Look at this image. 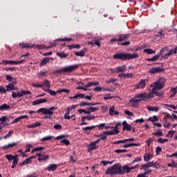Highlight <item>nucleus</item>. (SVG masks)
<instances>
[{"label":"nucleus","instance_id":"f257e3e1","mask_svg":"<svg viewBox=\"0 0 177 177\" xmlns=\"http://www.w3.org/2000/svg\"><path fill=\"white\" fill-rule=\"evenodd\" d=\"M113 59H119L122 62H125L127 60H132V59H138L139 57V54L138 53H119L113 55Z\"/></svg>","mask_w":177,"mask_h":177},{"label":"nucleus","instance_id":"f03ea898","mask_svg":"<svg viewBox=\"0 0 177 177\" xmlns=\"http://www.w3.org/2000/svg\"><path fill=\"white\" fill-rule=\"evenodd\" d=\"M105 175H124L122 166L119 163L115 164L111 167L108 168L105 171Z\"/></svg>","mask_w":177,"mask_h":177},{"label":"nucleus","instance_id":"7ed1b4c3","mask_svg":"<svg viewBox=\"0 0 177 177\" xmlns=\"http://www.w3.org/2000/svg\"><path fill=\"white\" fill-rule=\"evenodd\" d=\"M147 97H149V95H147V93H141L136 95L134 97L129 100V102L131 103L133 107H136L140 102H146Z\"/></svg>","mask_w":177,"mask_h":177},{"label":"nucleus","instance_id":"20e7f679","mask_svg":"<svg viewBox=\"0 0 177 177\" xmlns=\"http://www.w3.org/2000/svg\"><path fill=\"white\" fill-rule=\"evenodd\" d=\"M80 67V64H74L68 66H65L59 70H56L53 72V74H63L64 73H73L75 70H77Z\"/></svg>","mask_w":177,"mask_h":177},{"label":"nucleus","instance_id":"39448f33","mask_svg":"<svg viewBox=\"0 0 177 177\" xmlns=\"http://www.w3.org/2000/svg\"><path fill=\"white\" fill-rule=\"evenodd\" d=\"M37 113L39 114L42 113L45 115L44 118L52 120V117H53V111H50L49 109L46 108H41L37 111Z\"/></svg>","mask_w":177,"mask_h":177},{"label":"nucleus","instance_id":"423d86ee","mask_svg":"<svg viewBox=\"0 0 177 177\" xmlns=\"http://www.w3.org/2000/svg\"><path fill=\"white\" fill-rule=\"evenodd\" d=\"M130 34H118L115 38L111 39V42H124L129 38Z\"/></svg>","mask_w":177,"mask_h":177},{"label":"nucleus","instance_id":"0eeeda50","mask_svg":"<svg viewBox=\"0 0 177 177\" xmlns=\"http://www.w3.org/2000/svg\"><path fill=\"white\" fill-rule=\"evenodd\" d=\"M164 52H168L167 47L162 48L160 50L159 55H154L152 58H147V60L148 62H157V60L160 59V56H162V55H164Z\"/></svg>","mask_w":177,"mask_h":177},{"label":"nucleus","instance_id":"6e6552de","mask_svg":"<svg viewBox=\"0 0 177 177\" xmlns=\"http://www.w3.org/2000/svg\"><path fill=\"white\" fill-rule=\"evenodd\" d=\"M12 99H17V97H23L24 95H31L30 91L21 90V92L19 91L17 93L16 92H12Z\"/></svg>","mask_w":177,"mask_h":177},{"label":"nucleus","instance_id":"1a4fd4ad","mask_svg":"<svg viewBox=\"0 0 177 177\" xmlns=\"http://www.w3.org/2000/svg\"><path fill=\"white\" fill-rule=\"evenodd\" d=\"M151 87L152 88V90L151 92H154L155 91H160L164 88V85L161 82L158 80L157 82H155L153 84H151Z\"/></svg>","mask_w":177,"mask_h":177},{"label":"nucleus","instance_id":"9d476101","mask_svg":"<svg viewBox=\"0 0 177 177\" xmlns=\"http://www.w3.org/2000/svg\"><path fill=\"white\" fill-rule=\"evenodd\" d=\"M60 41H73V38L57 39L53 43L50 44V46H48V48H53V46H57V45H59V44H57V42H60Z\"/></svg>","mask_w":177,"mask_h":177},{"label":"nucleus","instance_id":"9b49d317","mask_svg":"<svg viewBox=\"0 0 177 177\" xmlns=\"http://www.w3.org/2000/svg\"><path fill=\"white\" fill-rule=\"evenodd\" d=\"M121 126V122H118L115 127H113V129L109 131V132H105L104 133H108L109 135H117V133H120V130H118V127Z\"/></svg>","mask_w":177,"mask_h":177},{"label":"nucleus","instance_id":"f8f14e48","mask_svg":"<svg viewBox=\"0 0 177 177\" xmlns=\"http://www.w3.org/2000/svg\"><path fill=\"white\" fill-rule=\"evenodd\" d=\"M177 53V47L175 48L171 49L167 53L164 55H162V59L167 60L169 56H172V55H176Z\"/></svg>","mask_w":177,"mask_h":177},{"label":"nucleus","instance_id":"ddd939ff","mask_svg":"<svg viewBox=\"0 0 177 177\" xmlns=\"http://www.w3.org/2000/svg\"><path fill=\"white\" fill-rule=\"evenodd\" d=\"M162 71H165V68H161V66H158L156 68H152L149 73L150 74H157L158 73H161Z\"/></svg>","mask_w":177,"mask_h":177},{"label":"nucleus","instance_id":"4468645a","mask_svg":"<svg viewBox=\"0 0 177 177\" xmlns=\"http://www.w3.org/2000/svg\"><path fill=\"white\" fill-rule=\"evenodd\" d=\"M36 156L38 157V161H46V160H49V156L44 153H37Z\"/></svg>","mask_w":177,"mask_h":177},{"label":"nucleus","instance_id":"2eb2a0df","mask_svg":"<svg viewBox=\"0 0 177 177\" xmlns=\"http://www.w3.org/2000/svg\"><path fill=\"white\" fill-rule=\"evenodd\" d=\"M151 167H154V161L148 162L147 164L142 165L140 169H144L146 171L148 168H151Z\"/></svg>","mask_w":177,"mask_h":177},{"label":"nucleus","instance_id":"dca6fc26","mask_svg":"<svg viewBox=\"0 0 177 177\" xmlns=\"http://www.w3.org/2000/svg\"><path fill=\"white\" fill-rule=\"evenodd\" d=\"M146 81L147 80H141V81L136 85V89H143L146 87Z\"/></svg>","mask_w":177,"mask_h":177},{"label":"nucleus","instance_id":"f3484780","mask_svg":"<svg viewBox=\"0 0 177 177\" xmlns=\"http://www.w3.org/2000/svg\"><path fill=\"white\" fill-rule=\"evenodd\" d=\"M99 149V146L93 144V142H91L88 146V151L91 153V151H93V150H97Z\"/></svg>","mask_w":177,"mask_h":177},{"label":"nucleus","instance_id":"a211bd4d","mask_svg":"<svg viewBox=\"0 0 177 177\" xmlns=\"http://www.w3.org/2000/svg\"><path fill=\"white\" fill-rule=\"evenodd\" d=\"M122 124L123 126V131H132V127L131 126V124H128L127 121L124 120Z\"/></svg>","mask_w":177,"mask_h":177},{"label":"nucleus","instance_id":"6ab92c4d","mask_svg":"<svg viewBox=\"0 0 177 177\" xmlns=\"http://www.w3.org/2000/svg\"><path fill=\"white\" fill-rule=\"evenodd\" d=\"M86 114L89 115L91 113H95V111H97L99 110V108L93 107V106H88L86 109Z\"/></svg>","mask_w":177,"mask_h":177},{"label":"nucleus","instance_id":"aec40b11","mask_svg":"<svg viewBox=\"0 0 177 177\" xmlns=\"http://www.w3.org/2000/svg\"><path fill=\"white\" fill-rule=\"evenodd\" d=\"M119 78H133V73H120Z\"/></svg>","mask_w":177,"mask_h":177},{"label":"nucleus","instance_id":"412c9836","mask_svg":"<svg viewBox=\"0 0 177 177\" xmlns=\"http://www.w3.org/2000/svg\"><path fill=\"white\" fill-rule=\"evenodd\" d=\"M85 53H86V48H83L80 51H75V56H80V57H84L85 56Z\"/></svg>","mask_w":177,"mask_h":177},{"label":"nucleus","instance_id":"4be33fe9","mask_svg":"<svg viewBox=\"0 0 177 177\" xmlns=\"http://www.w3.org/2000/svg\"><path fill=\"white\" fill-rule=\"evenodd\" d=\"M56 169H57V165L56 164H50L47 167V171L49 172H50V171L53 172L54 171H56Z\"/></svg>","mask_w":177,"mask_h":177},{"label":"nucleus","instance_id":"5701e85b","mask_svg":"<svg viewBox=\"0 0 177 177\" xmlns=\"http://www.w3.org/2000/svg\"><path fill=\"white\" fill-rule=\"evenodd\" d=\"M10 109V106L8 105L7 104H3L0 105V111H8Z\"/></svg>","mask_w":177,"mask_h":177},{"label":"nucleus","instance_id":"b1692460","mask_svg":"<svg viewBox=\"0 0 177 177\" xmlns=\"http://www.w3.org/2000/svg\"><path fill=\"white\" fill-rule=\"evenodd\" d=\"M19 46L21 47V49H24V48H34L35 45H30L28 43H20Z\"/></svg>","mask_w":177,"mask_h":177},{"label":"nucleus","instance_id":"393cba45","mask_svg":"<svg viewBox=\"0 0 177 177\" xmlns=\"http://www.w3.org/2000/svg\"><path fill=\"white\" fill-rule=\"evenodd\" d=\"M15 146H17V142H12L11 144H8L7 145H4L1 147L3 150H8V149H10V147H15Z\"/></svg>","mask_w":177,"mask_h":177},{"label":"nucleus","instance_id":"a878e982","mask_svg":"<svg viewBox=\"0 0 177 177\" xmlns=\"http://www.w3.org/2000/svg\"><path fill=\"white\" fill-rule=\"evenodd\" d=\"M126 71H127V66H118L115 68V71L118 73H124Z\"/></svg>","mask_w":177,"mask_h":177},{"label":"nucleus","instance_id":"bb28decb","mask_svg":"<svg viewBox=\"0 0 177 177\" xmlns=\"http://www.w3.org/2000/svg\"><path fill=\"white\" fill-rule=\"evenodd\" d=\"M123 173V175L126 174H129L131 172V169L128 165H125L124 166L122 167V172Z\"/></svg>","mask_w":177,"mask_h":177},{"label":"nucleus","instance_id":"cd10ccee","mask_svg":"<svg viewBox=\"0 0 177 177\" xmlns=\"http://www.w3.org/2000/svg\"><path fill=\"white\" fill-rule=\"evenodd\" d=\"M24 118H28V115H21L19 116L18 118H17L16 119H15L10 124H16L20 120H24Z\"/></svg>","mask_w":177,"mask_h":177},{"label":"nucleus","instance_id":"c85d7f7f","mask_svg":"<svg viewBox=\"0 0 177 177\" xmlns=\"http://www.w3.org/2000/svg\"><path fill=\"white\" fill-rule=\"evenodd\" d=\"M49 60H50V58L49 57L43 58L39 64L40 67L42 66H45V64H46L47 63H49Z\"/></svg>","mask_w":177,"mask_h":177},{"label":"nucleus","instance_id":"c756f323","mask_svg":"<svg viewBox=\"0 0 177 177\" xmlns=\"http://www.w3.org/2000/svg\"><path fill=\"white\" fill-rule=\"evenodd\" d=\"M68 49H80L81 48V45L80 44H71V45L66 46Z\"/></svg>","mask_w":177,"mask_h":177},{"label":"nucleus","instance_id":"7c9ffc66","mask_svg":"<svg viewBox=\"0 0 177 177\" xmlns=\"http://www.w3.org/2000/svg\"><path fill=\"white\" fill-rule=\"evenodd\" d=\"M1 63H2V64L3 66H6L7 64H14V65H16L15 61H12V60H5V59H3Z\"/></svg>","mask_w":177,"mask_h":177},{"label":"nucleus","instance_id":"2f4dec72","mask_svg":"<svg viewBox=\"0 0 177 177\" xmlns=\"http://www.w3.org/2000/svg\"><path fill=\"white\" fill-rule=\"evenodd\" d=\"M6 92H10V91H15L16 88L15 87V84H10L7 86H6Z\"/></svg>","mask_w":177,"mask_h":177},{"label":"nucleus","instance_id":"473e14b6","mask_svg":"<svg viewBox=\"0 0 177 177\" xmlns=\"http://www.w3.org/2000/svg\"><path fill=\"white\" fill-rule=\"evenodd\" d=\"M12 161V165L11 166V168H16V165L19 164V158H17V155L15 156V158H14Z\"/></svg>","mask_w":177,"mask_h":177},{"label":"nucleus","instance_id":"72a5a7b5","mask_svg":"<svg viewBox=\"0 0 177 177\" xmlns=\"http://www.w3.org/2000/svg\"><path fill=\"white\" fill-rule=\"evenodd\" d=\"M97 126H91V127H82L83 131H86L87 133H89L92 129H95Z\"/></svg>","mask_w":177,"mask_h":177},{"label":"nucleus","instance_id":"f704fd0d","mask_svg":"<svg viewBox=\"0 0 177 177\" xmlns=\"http://www.w3.org/2000/svg\"><path fill=\"white\" fill-rule=\"evenodd\" d=\"M99 85V82H88L86 86H84L85 87L87 88H91V86H97Z\"/></svg>","mask_w":177,"mask_h":177},{"label":"nucleus","instance_id":"c9c22d12","mask_svg":"<svg viewBox=\"0 0 177 177\" xmlns=\"http://www.w3.org/2000/svg\"><path fill=\"white\" fill-rule=\"evenodd\" d=\"M147 110L149 111H155L156 113H157L160 110V108H158V106L153 107L151 106H147Z\"/></svg>","mask_w":177,"mask_h":177},{"label":"nucleus","instance_id":"e433bc0d","mask_svg":"<svg viewBox=\"0 0 177 177\" xmlns=\"http://www.w3.org/2000/svg\"><path fill=\"white\" fill-rule=\"evenodd\" d=\"M133 146H140V144L139 143H130V144H125L122 147L128 149V147H132Z\"/></svg>","mask_w":177,"mask_h":177},{"label":"nucleus","instance_id":"4c0bfd02","mask_svg":"<svg viewBox=\"0 0 177 177\" xmlns=\"http://www.w3.org/2000/svg\"><path fill=\"white\" fill-rule=\"evenodd\" d=\"M45 92H48V93H50L51 96H56L57 93L55 91H52L49 88H43Z\"/></svg>","mask_w":177,"mask_h":177},{"label":"nucleus","instance_id":"58836bf2","mask_svg":"<svg viewBox=\"0 0 177 177\" xmlns=\"http://www.w3.org/2000/svg\"><path fill=\"white\" fill-rule=\"evenodd\" d=\"M151 92L154 93V95H156V96L158 97H164V91L158 92L157 91H155Z\"/></svg>","mask_w":177,"mask_h":177},{"label":"nucleus","instance_id":"ea45409f","mask_svg":"<svg viewBox=\"0 0 177 177\" xmlns=\"http://www.w3.org/2000/svg\"><path fill=\"white\" fill-rule=\"evenodd\" d=\"M41 125V122H36L33 124H29L26 126V128H37V127H39Z\"/></svg>","mask_w":177,"mask_h":177},{"label":"nucleus","instance_id":"a19ab883","mask_svg":"<svg viewBox=\"0 0 177 177\" xmlns=\"http://www.w3.org/2000/svg\"><path fill=\"white\" fill-rule=\"evenodd\" d=\"M41 85H43V88L44 86L48 88L47 89H49V88H50V83L49 82L48 80H45Z\"/></svg>","mask_w":177,"mask_h":177},{"label":"nucleus","instance_id":"79ce46f5","mask_svg":"<svg viewBox=\"0 0 177 177\" xmlns=\"http://www.w3.org/2000/svg\"><path fill=\"white\" fill-rule=\"evenodd\" d=\"M57 56L60 57V59H64V58L67 57V56H68V55H67L66 53H64L57 52Z\"/></svg>","mask_w":177,"mask_h":177},{"label":"nucleus","instance_id":"37998d69","mask_svg":"<svg viewBox=\"0 0 177 177\" xmlns=\"http://www.w3.org/2000/svg\"><path fill=\"white\" fill-rule=\"evenodd\" d=\"M155 37H159V38H160V39H162V38H165V33H164L163 31H159V32L155 35Z\"/></svg>","mask_w":177,"mask_h":177},{"label":"nucleus","instance_id":"c03bdc74","mask_svg":"<svg viewBox=\"0 0 177 177\" xmlns=\"http://www.w3.org/2000/svg\"><path fill=\"white\" fill-rule=\"evenodd\" d=\"M144 52H145V53H147L148 55L156 54V50H153V49H151V48H146L144 50Z\"/></svg>","mask_w":177,"mask_h":177},{"label":"nucleus","instance_id":"a18cd8bd","mask_svg":"<svg viewBox=\"0 0 177 177\" xmlns=\"http://www.w3.org/2000/svg\"><path fill=\"white\" fill-rule=\"evenodd\" d=\"M105 132H109V131H104L102 133L100 134V139L101 140H104L107 138V135H109V133H106Z\"/></svg>","mask_w":177,"mask_h":177},{"label":"nucleus","instance_id":"49530a36","mask_svg":"<svg viewBox=\"0 0 177 177\" xmlns=\"http://www.w3.org/2000/svg\"><path fill=\"white\" fill-rule=\"evenodd\" d=\"M151 159V153H148L144 156V161H145L146 162H149V160Z\"/></svg>","mask_w":177,"mask_h":177},{"label":"nucleus","instance_id":"de8ad7c7","mask_svg":"<svg viewBox=\"0 0 177 177\" xmlns=\"http://www.w3.org/2000/svg\"><path fill=\"white\" fill-rule=\"evenodd\" d=\"M60 143H64L66 146H70V140L66 138L62 139Z\"/></svg>","mask_w":177,"mask_h":177},{"label":"nucleus","instance_id":"09e8293b","mask_svg":"<svg viewBox=\"0 0 177 177\" xmlns=\"http://www.w3.org/2000/svg\"><path fill=\"white\" fill-rule=\"evenodd\" d=\"M30 162H31V158H28L20 163V165H26V164H30Z\"/></svg>","mask_w":177,"mask_h":177},{"label":"nucleus","instance_id":"8fccbe9b","mask_svg":"<svg viewBox=\"0 0 177 177\" xmlns=\"http://www.w3.org/2000/svg\"><path fill=\"white\" fill-rule=\"evenodd\" d=\"M165 115L163 118L164 122H167V120H168V118H172V116H171L169 113H165Z\"/></svg>","mask_w":177,"mask_h":177},{"label":"nucleus","instance_id":"3c124183","mask_svg":"<svg viewBox=\"0 0 177 177\" xmlns=\"http://www.w3.org/2000/svg\"><path fill=\"white\" fill-rule=\"evenodd\" d=\"M118 45H121L122 46H129L131 45V41L128 40L124 42H122L121 44H118Z\"/></svg>","mask_w":177,"mask_h":177},{"label":"nucleus","instance_id":"603ef678","mask_svg":"<svg viewBox=\"0 0 177 177\" xmlns=\"http://www.w3.org/2000/svg\"><path fill=\"white\" fill-rule=\"evenodd\" d=\"M5 157L6 158H7L8 161H12V160H13L15 158V156H13V155L12 154H7L5 156Z\"/></svg>","mask_w":177,"mask_h":177},{"label":"nucleus","instance_id":"864d4df0","mask_svg":"<svg viewBox=\"0 0 177 177\" xmlns=\"http://www.w3.org/2000/svg\"><path fill=\"white\" fill-rule=\"evenodd\" d=\"M78 97H80L81 99H85V94H77L73 97V99H78Z\"/></svg>","mask_w":177,"mask_h":177},{"label":"nucleus","instance_id":"5fc2aeb1","mask_svg":"<svg viewBox=\"0 0 177 177\" xmlns=\"http://www.w3.org/2000/svg\"><path fill=\"white\" fill-rule=\"evenodd\" d=\"M153 135L155 136H162V130H158L156 133H153Z\"/></svg>","mask_w":177,"mask_h":177},{"label":"nucleus","instance_id":"6e6d98bb","mask_svg":"<svg viewBox=\"0 0 177 177\" xmlns=\"http://www.w3.org/2000/svg\"><path fill=\"white\" fill-rule=\"evenodd\" d=\"M149 121H151V122H155V121H158V118L156 115L150 117L149 118Z\"/></svg>","mask_w":177,"mask_h":177},{"label":"nucleus","instance_id":"4d7b16f0","mask_svg":"<svg viewBox=\"0 0 177 177\" xmlns=\"http://www.w3.org/2000/svg\"><path fill=\"white\" fill-rule=\"evenodd\" d=\"M44 149V147H38L32 150L31 153H34V151H42Z\"/></svg>","mask_w":177,"mask_h":177},{"label":"nucleus","instance_id":"13d9d810","mask_svg":"<svg viewBox=\"0 0 177 177\" xmlns=\"http://www.w3.org/2000/svg\"><path fill=\"white\" fill-rule=\"evenodd\" d=\"M127 140H118V141H115L113 142L114 145H120V143H127Z\"/></svg>","mask_w":177,"mask_h":177},{"label":"nucleus","instance_id":"bf43d9fd","mask_svg":"<svg viewBox=\"0 0 177 177\" xmlns=\"http://www.w3.org/2000/svg\"><path fill=\"white\" fill-rule=\"evenodd\" d=\"M174 133H175V131H169L168 134L166 135V138H173Z\"/></svg>","mask_w":177,"mask_h":177},{"label":"nucleus","instance_id":"052dcab7","mask_svg":"<svg viewBox=\"0 0 177 177\" xmlns=\"http://www.w3.org/2000/svg\"><path fill=\"white\" fill-rule=\"evenodd\" d=\"M128 150L127 149H115V153H117L118 154H120V153H127Z\"/></svg>","mask_w":177,"mask_h":177},{"label":"nucleus","instance_id":"680f3d73","mask_svg":"<svg viewBox=\"0 0 177 177\" xmlns=\"http://www.w3.org/2000/svg\"><path fill=\"white\" fill-rule=\"evenodd\" d=\"M86 120V118L85 116H83L82 118V123L80 124L81 126H82V125H88V122H85Z\"/></svg>","mask_w":177,"mask_h":177},{"label":"nucleus","instance_id":"e2e57ef3","mask_svg":"<svg viewBox=\"0 0 177 177\" xmlns=\"http://www.w3.org/2000/svg\"><path fill=\"white\" fill-rule=\"evenodd\" d=\"M166 142H168V139H167V138L162 139L161 138H160L158 139V143H166Z\"/></svg>","mask_w":177,"mask_h":177},{"label":"nucleus","instance_id":"0e129e2a","mask_svg":"<svg viewBox=\"0 0 177 177\" xmlns=\"http://www.w3.org/2000/svg\"><path fill=\"white\" fill-rule=\"evenodd\" d=\"M50 139H52V136H47L44 137V138H41V142H45L46 140H50Z\"/></svg>","mask_w":177,"mask_h":177},{"label":"nucleus","instance_id":"69168bd1","mask_svg":"<svg viewBox=\"0 0 177 177\" xmlns=\"http://www.w3.org/2000/svg\"><path fill=\"white\" fill-rule=\"evenodd\" d=\"M84 117H86V120H88V121H91V120H95V116L91 115V114Z\"/></svg>","mask_w":177,"mask_h":177},{"label":"nucleus","instance_id":"338daca9","mask_svg":"<svg viewBox=\"0 0 177 177\" xmlns=\"http://www.w3.org/2000/svg\"><path fill=\"white\" fill-rule=\"evenodd\" d=\"M4 71H15L16 70L15 67H12V68H3Z\"/></svg>","mask_w":177,"mask_h":177},{"label":"nucleus","instance_id":"774afa93","mask_svg":"<svg viewBox=\"0 0 177 177\" xmlns=\"http://www.w3.org/2000/svg\"><path fill=\"white\" fill-rule=\"evenodd\" d=\"M6 120H8V118H6V116H2L0 118V122L1 124H5V122H6Z\"/></svg>","mask_w":177,"mask_h":177}]
</instances>
